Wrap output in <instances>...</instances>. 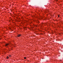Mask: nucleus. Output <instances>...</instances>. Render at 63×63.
I'll list each match as a JSON object with an SVG mask.
<instances>
[{"label": "nucleus", "instance_id": "1", "mask_svg": "<svg viewBox=\"0 0 63 63\" xmlns=\"http://www.w3.org/2000/svg\"><path fill=\"white\" fill-rule=\"evenodd\" d=\"M9 45V44L8 43V44H5V46L6 47H7V46H8V45Z\"/></svg>", "mask_w": 63, "mask_h": 63}, {"label": "nucleus", "instance_id": "6", "mask_svg": "<svg viewBox=\"0 0 63 63\" xmlns=\"http://www.w3.org/2000/svg\"><path fill=\"white\" fill-rule=\"evenodd\" d=\"M58 17H59V15H58Z\"/></svg>", "mask_w": 63, "mask_h": 63}, {"label": "nucleus", "instance_id": "2", "mask_svg": "<svg viewBox=\"0 0 63 63\" xmlns=\"http://www.w3.org/2000/svg\"><path fill=\"white\" fill-rule=\"evenodd\" d=\"M20 36H21V34H18V35H17V37H20Z\"/></svg>", "mask_w": 63, "mask_h": 63}, {"label": "nucleus", "instance_id": "7", "mask_svg": "<svg viewBox=\"0 0 63 63\" xmlns=\"http://www.w3.org/2000/svg\"><path fill=\"white\" fill-rule=\"evenodd\" d=\"M43 17H41V19H43Z\"/></svg>", "mask_w": 63, "mask_h": 63}, {"label": "nucleus", "instance_id": "8", "mask_svg": "<svg viewBox=\"0 0 63 63\" xmlns=\"http://www.w3.org/2000/svg\"><path fill=\"white\" fill-rule=\"evenodd\" d=\"M56 1H58V0H56Z\"/></svg>", "mask_w": 63, "mask_h": 63}, {"label": "nucleus", "instance_id": "3", "mask_svg": "<svg viewBox=\"0 0 63 63\" xmlns=\"http://www.w3.org/2000/svg\"><path fill=\"white\" fill-rule=\"evenodd\" d=\"M9 57H11V55H9Z\"/></svg>", "mask_w": 63, "mask_h": 63}, {"label": "nucleus", "instance_id": "4", "mask_svg": "<svg viewBox=\"0 0 63 63\" xmlns=\"http://www.w3.org/2000/svg\"><path fill=\"white\" fill-rule=\"evenodd\" d=\"M9 58V57L8 56H7V57L6 58L7 59H8Z\"/></svg>", "mask_w": 63, "mask_h": 63}, {"label": "nucleus", "instance_id": "5", "mask_svg": "<svg viewBox=\"0 0 63 63\" xmlns=\"http://www.w3.org/2000/svg\"><path fill=\"white\" fill-rule=\"evenodd\" d=\"M26 57H24V59H26Z\"/></svg>", "mask_w": 63, "mask_h": 63}]
</instances>
